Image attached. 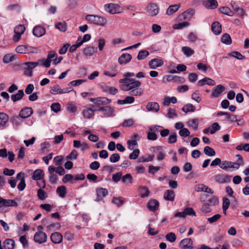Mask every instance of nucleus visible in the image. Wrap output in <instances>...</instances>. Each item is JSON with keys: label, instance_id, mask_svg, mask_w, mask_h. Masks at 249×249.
<instances>
[{"label": "nucleus", "instance_id": "nucleus-52", "mask_svg": "<svg viewBox=\"0 0 249 249\" xmlns=\"http://www.w3.org/2000/svg\"><path fill=\"white\" fill-rule=\"evenodd\" d=\"M62 180L64 183H67L69 181L73 183L74 176L71 174H66L63 177Z\"/></svg>", "mask_w": 249, "mask_h": 249}, {"label": "nucleus", "instance_id": "nucleus-35", "mask_svg": "<svg viewBox=\"0 0 249 249\" xmlns=\"http://www.w3.org/2000/svg\"><path fill=\"white\" fill-rule=\"evenodd\" d=\"M10 121L12 122L14 125H16L17 126L21 125V123L22 122L19 115L13 116L10 119Z\"/></svg>", "mask_w": 249, "mask_h": 249}, {"label": "nucleus", "instance_id": "nucleus-48", "mask_svg": "<svg viewBox=\"0 0 249 249\" xmlns=\"http://www.w3.org/2000/svg\"><path fill=\"white\" fill-rule=\"evenodd\" d=\"M207 203H210V206H215L217 205L218 203V199L216 196H212L207 200Z\"/></svg>", "mask_w": 249, "mask_h": 249}, {"label": "nucleus", "instance_id": "nucleus-3", "mask_svg": "<svg viewBox=\"0 0 249 249\" xmlns=\"http://www.w3.org/2000/svg\"><path fill=\"white\" fill-rule=\"evenodd\" d=\"M17 53H37L38 49L36 47L29 45H18L15 49Z\"/></svg>", "mask_w": 249, "mask_h": 249}, {"label": "nucleus", "instance_id": "nucleus-46", "mask_svg": "<svg viewBox=\"0 0 249 249\" xmlns=\"http://www.w3.org/2000/svg\"><path fill=\"white\" fill-rule=\"evenodd\" d=\"M181 50L186 56H190L194 53V51L188 47H183Z\"/></svg>", "mask_w": 249, "mask_h": 249}, {"label": "nucleus", "instance_id": "nucleus-10", "mask_svg": "<svg viewBox=\"0 0 249 249\" xmlns=\"http://www.w3.org/2000/svg\"><path fill=\"white\" fill-rule=\"evenodd\" d=\"M110 71H105L104 75L111 77H115L118 73V65L116 64H111L109 67Z\"/></svg>", "mask_w": 249, "mask_h": 249}, {"label": "nucleus", "instance_id": "nucleus-51", "mask_svg": "<svg viewBox=\"0 0 249 249\" xmlns=\"http://www.w3.org/2000/svg\"><path fill=\"white\" fill-rule=\"evenodd\" d=\"M149 54V53L147 51L141 50L138 53L137 58L138 60H141L146 58Z\"/></svg>", "mask_w": 249, "mask_h": 249}, {"label": "nucleus", "instance_id": "nucleus-22", "mask_svg": "<svg viewBox=\"0 0 249 249\" xmlns=\"http://www.w3.org/2000/svg\"><path fill=\"white\" fill-rule=\"evenodd\" d=\"M9 117L5 113H0V128H5L7 126Z\"/></svg>", "mask_w": 249, "mask_h": 249}, {"label": "nucleus", "instance_id": "nucleus-12", "mask_svg": "<svg viewBox=\"0 0 249 249\" xmlns=\"http://www.w3.org/2000/svg\"><path fill=\"white\" fill-rule=\"evenodd\" d=\"M33 112V109L32 107H25L20 111L19 115L21 119H25L31 116Z\"/></svg>", "mask_w": 249, "mask_h": 249}, {"label": "nucleus", "instance_id": "nucleus-43", "mask_svg": "<svg viewBox=\"0 0 249 249\" xmlns=\"http://www.w3.org/2000/svg\"><path fill=\"white\" fill-rule=\"evenodd\" d=\"M143 90L142 89L137 88L130 90L129 94L131 96H140L143 93Z\"/></svg>", "mask_w": 249, "mask_h": 249}, {"label": "nucleus", "instance_id": "nucleus-54", "mask_svg": "<svg viewBox=\"0 0 249 249\" xmlns=\"http://www.w3.org/2000/svg\"><path fill=\"white\" fill-rule=\"evenodd\" d=\"M37 197L40 200H44L47 197V193L42 189H39L37 193Z\"/></svg>", "mask_w": 249, "mask_h": 249}, {"label": "nucleus", "instance_id": "nucleus-40", "mask_svg": "<svg viewBox=\"0 0 249 249\" xmlns=\"http://www.w3.org/2000/svg\"><path fill=\"white\" fill-rule=\"evenodd\" d=\"M112 202L119 207L123 205L124 203V198L122 197H114L112 200Z\"/></svg>", "mask_w": 249, "mask_h": 249}, {"label": "nucleus", "instance_id": "nucleus-24", "mask_svg": "<svg viewBox=\"0 0 249 249\" xmlns=\"http://www.w3.org/2000/svg\"><path fill=\"white\" fill-rule=\"evenodd\" d=\"M211 29L213 33L215 35L220 34L222 32L221 25L218 21H215L213 23Z\"/></svg>", "mask_w": 249, "mask_h": 249}, {"label": "nucleus", "instance_id": "nucleus-6", "mask_svg": "<svg viewBox=\"0 0 249 249\" xmlns=\"http://www.w3.org/2000/svg\"><path fill=\"white\" fill-rule=\"evenodd\" d=\"M239 167L240 164L239 163L228 160L221 161V165H220V168L226 171H229L230 168L238 169Z\"/></svg>", "mask_w": 249, "mask_h": 249}, {"label": "nucleus", "instance_id": "nucleus-63", "mask_svg": "<svg viewBox=\"0 0 249 249\" xmlns=\"http://www.w3.org/2000/svg\"><path fill=\"white\" fill-rule=\"evenodd\" d=\"M230 55L239 60H243L245 57L240 53L237 51H233L230 53Z\"/></svg>", "mask_w": 249, "mask_h": 249}, {"label": "nucleus", "instance_id": "nucleus-28", "mask_svg": "<svg viewBox=\"0 0 249 249\" xmlns=\"http://www.w3.org/2000/svg\"><path fill=\"white\" fill-rule=\"evenodd\" d=\"M3 245L5 249H14L15 242L12 239H7L3 242Z\"/></svg>", "mask_w": 249, "mask_h": 249}, {"label": "nucleus", "instance_id": "nucleus-17", "mask_svg": "<svg viewBox=\"0 0 249 249\" xmlns=\"http://www.w3.org/2000/svg\"><path fill=\"white\" fill-rule=\"evenodd\" d=\"M147 207L149 211L154 212L159 209V202L156 199H150L147 203Z\"/></svg>", "mask_w": 249, "mask_h": 249}, {"label": "nucleus", "instance_id": "nucleus-60", "mask_svg": "<svg viewBox=\"0 0 249 249\" xmlns=\"http://www.w3.org/2000/svg\"><path fill=\"white\" fill-rule=\"evenodd\" d=\"M178 116L177 113L174 109L170 108L168 110L167 117L170 119L176 118Z\"/></svg>", "mask_w": 249, "mask_h": 249}, {"label": "nucleus", "instance_id": "nucleus-56", "mask_svg": "<svg viewBox=\"0 0 249 249\" xmlns=\"http://www.w3.org/2000/svg\"><path fill=\"white\" fill-rule=\"evenodd\" d=\"M25 30V27L23 25H18L16 26L14 29V33H18V35H22L24 33Z\"/></svg>", "mask_w": 249, "mask_h": 249}, {"label": "nucleus", "instance_id": "nucleus-29", "mask_svg": "<svg viewBox=\"0 0 249 249\" xmlns=\"http://www.w3.org/2000/svg\"><path fill=\"white\" fill-rule=\"evenodd\" d=\"M205 7L210 9H215L218 6L216 0H208L203 2Z\"/></svg>", "mask_w": 249, "mask_h": 249}, {"label": "nucleus", "instance_id": "nucleus-15", "mask_svg": "<svg viewBox=\"0 0 249 249\" xmlns=\"http://www.w3.org/2000/svg\"><path fill=\"white\" fill-rule=\"evenodd\" d=\"M146 108L148 111L157 112L160 110V106L157 102H150L146 105Z\"/></svg>", "mask_w": 249, "mask_h": 249}, {"label": "nucleus", "instance_id": "nucleus-21", "mask_svg": "<svg viewBox=\"0 0 249 249\" xmlns=\"http://www.w3.org/2000/svg\"><path fill=\"white\" fill-rule=\"evenodd\" d=\"M147 12L150 16H155L158 14L159 8L156 4L152 3L148 7Z\"/></svg>", "mask_w": 249, "mask_h": 249}, {"label": "nucleus", "instance_id": "nucleus-58", "mask_svg": "<svg viewBox=\"0 0 249 249\" xmlns=\"http://www.w3.org/2000/svg\"><path fill=\"white\" fill-rule=\"evenodd\" d=\"M61 89L60 88L59 86L58 85H55L50 90V93L54 95L61 94Z\"/></svg>", "mask_w": 249, "mask_h": 249}, {"label": "nucleus", "instance_id": "nucleus-20", "mask_svg": "<svg viewBox=\"0 0 249 249\" xmlns=\"http://www.w3.org/2000/svg\"><path fill=\"white\" fill-rule=\"evenodd\" d=\"M132 59L131 55L128 53H123L118 59V62L121 65L125 64L129 62Z\"/></svg>", "mask_w": 249, "mask_h": 249}, {"label": "nucleus", "instance_id": "nucleus-13", "mask_svg": "<svg viewBox=\"0 0 249 249\" xmlns=\"http://www.w3.org/2000/svg\"><path fill=\"white\" fill-rule=\"evenodd\" d=\"M225 89L224 86L222 85H218L215 86L212 89V96L215 98L218 97Z\"/></svg>", "mask_w": 249, "mask_h": 249}, {"label": "nucleus", "instance_id": "nucleus-11", "mask_svg": "<svg viewBox=\"0 0 249 249\" xmlns=\"http://www.w3.org/2000/svg\"><path fill=\"white\" fill-rule=\"evenodd\" d=\"M17 179L20 180V181L18 185V189L20 191H22L24 190L26 187L25 179L24 178V174L22 172H20L17 175Z\"/></svg>", "mask_w": 249, "mask_h": 249}, {"label": "nucleus", "instance_id": "nucleus-44", "mask_svg": "<svg viewBox=\"0 0 249 249\" xmlns=\"http://www.w3.org/2000/svg\"><path fill=\"white\" fill-rule=\"evenodd\" d=\"M198 191H203L206 193H208L211 194H213V190L210 188L209 187L205 186L203 184H201L199 185L198 187Z\"/></svg>", "mask_w": 249, "mask_h": 249}, {"label": "nucleus", "instance_id": "nucleus-37", "mask_svg": "<svg viewBox=\"0 0 249 249\" xmlns=\"http://www.w3.org/2000/svg\"><path fill=\"white\" fill-rule=\"evenodd\" d=\"M179 8V5L178 4L171 5L169 6L167 10L166 14L168 15H171L176 11H177Z\"/></svg>", "mask_w": 249, "mask_h": 249}, {"label": "nucleus", "instance_id": "nucleus-64", "mask_svg": "<svg viewBox=\"0 0 249 249\" xmlns=\"http://www.w3.org/2000/svg\"><path fill=\"white\" fill-rule=\"evenodd\" d=\"M55 26L57 29L61 32H65L67 29L66 23L65 22H57L55 23Z\"/></svg>", "mask_w": 249, "mask_h": 249}, {"label": "nucleus", "instance_id": "nucleus-50", "mask_svg": "<svg viewBox=\"0 0 249 249\" xmlns=\"http://www.w3.org/2000/svg\"><path fill=\"white\" fill-rule=\"evenodd\" d=\"M228 116V119H229V122H230L231 123H232L234 122H236L238 125H242V124H239V122L242 121V119L237 120V116L236 115L232 114H231L230 113H229V115Z\"/></svg>", "mask_w": 249, "mask_h": 249}, {"label": "nucleus", "instance_id": "nucleus-23", "mask_svg": "<svg viewBox=\"0 0 249 249\" xmlns=\"http://www.w3.org/2000/svg\"><path fill=\"white\" fill-rule=\"evenodd\" d=\"M51 240L54 244H59L62 241V235L58 232L52 233L50 237Z\"/></svg>", "mask_w": 249, "mask_h": 249}, {"label": "nucleus", "instance_id": "nucleus-25", "mask_svg": "<svg viewBox=\"0 0 249 249\" xmlns=\"http://www.w3.org/2000/svg\"><path fill=\"white\" fill-rule=\"evenodd\" d=\"M175 194L174 191L171 190H166L163 196L164 199L166 200L173 201L175 199Z\"/></svg>", "mask_w": 249, "mask_h": 249}, {"label": "nucleus", "instance_id": "nucleus-5", "mask_svg": "<svg viewBox=\"0 0 249 249\" xmlns=\"http://www.w3.org/2000/svg\"><path fill=\"white\" fill-rule=\"evenodd\" d=\"M214 181L219 184H225L231 182V176L224 174H217L213 176Z\"/></svg>", "mask_w": 249, "mask_h": 249}, {"label": "nucleus", "instance_id": "nucleus-62", "mask_svg": "<svg viewBox=\"0 0 249 249\" xmlns=\"http://www.w3.org/2000/svg\"><path fill=\"white\" fill-rule=\"evenodd\" d=\"M166 239L167 241L172 243L176 241V236L174 232H169L166 235Z\"/></svg>", "mask_w": 249, "mask_h": 249}, {"label": "nucleus", "instance_id": "nucleus-18", "mask_svg": "<svg viewBox=\"0 0 249 249\" xmlns=\"http://www.w3.org/2000/svg\"><path fill=\"white\" fill-rule=\"evenodd\" d=\"M45 29L40 25L36 26L34 27L33 30V35L37 37L43 36L44 35H45Z\"/></svg>", "mask_w": 249, "mask_h": 249}, {"label": "nucleus", "instance_id": "nucleus-53", "mask_svg": "<svg viewBox=\"0 0 249 249\" xmlns=\"http://www.w3.org/2000/svg\"><path fill=\"white\" fill-rule=\"evenodd\" d=\"M189 25V23L188 22L184 21L182 22L179 23L178 24H175L173 25V27L174 29L180 30L188 26Z\"/></svg>", "mask_w": 249, "mask_h": 249}, {"label": "nucleus", "instance_id": "nucleus-2", "mask_svg": "<svg viewBox=\"0 0 249 249\" xmlns=\"http://www.w3.org/2000/svg\"><path fill=\"white\" fill-rule=\"evenodd\" d=\"M85 19L91 24L102 27L105 26L107 24V19L99 15H88L86 16Z\"/></svg>", "mask_w": 249, "mask_h": 249}, {"label": "nucleus", "instance_id": "nucleus-19", "mask_svg": "<svg viewBox=\"0 0 249 249\" xmlns=\"http://www.w3.org/2000/svg\"><path fill=\"white\" fill-rule=\"evenodd\" d=\"M2 207H17L18 203L14 200L6 199L1 197L0 204Z\"/></svg>", "mask_w": 249, "mask_h": 249}, {"label": "nucleus", "instance_id": "nucleus-14", "mask_svg": "<svg viewBox=\"0 0 249 249\" xmlns=\"http://www.w3.org/2000/svg\"><path fill=\"white\" fill-rule=\"evenodd\" d=\"M149 66L151 69H155L163 65V61L161 59L154 58L149 62Z\"/></svg>", "mask_w": 249, "mask_h": 249}, {"label": "nucleus", "instance_id": "nucleus-42", "mask_svg": "<svg viewBox=\"0 0 249 249\" xmlns=\"http://www.w3.org/2000/svg\"><path fill=\"white\" fill-rule=\"evenodd\" d=\"M219 11L222 14L229 16H232L233 15V12L228 7H222L219 8Z\"/></svg>", "mask_w": 249, "mask_h": 249}, {"label": "nucleus", "instance_id": "nucleus-59", "mask_svg": "<svg viewBox=\"0 0 249 249\" xmlns=\"http://www.w3.org/2000/svg\"><path fill=\"white\" fill-rule=\"evenodd\" d=\"M78 157L77 151L73 149L71 151V153L66 157L67 160H76Z\"/></svg>", "mask_w": 249, "mask_h": 249}, {"label": "nucleus", "instance_id": "nucleus-36", "mask_svg": "<svg viewBox=\"0 0 249 249\" xmlns=\"http://www.w3.org/2000/svg\"><path fill=\"white\" fill-rule=\"evenodd\" d=\"M38 64V62H26L23 63L22 66L27 69L32 71V70L36 67Z\"/></svg>", "mask_w": 249, "mask_h": 249}, {"label": "nucleus", "instance_id": "nucleus-8", "mask_svg": "<svg viewBox=\"0 0 249 249\" xmlns=\"http://www.w3.org/2000/svg\"><path fill=\"white\" fill-rule=\"evenodd\" d=\"M47 235L42 231H38L36 232L34 236V240L36 243L39 244L44 243L46 242Z\"/></svg>", "mask_w": 249, "mask_h": 249}, {"label": "nucleus", "instance_id": "nucleus-32", "mask_svg": "<svg viewBox=\"0 0 249 249\" xmlns=\"http://www.w3.org/2000/svg\"><path fill=\"white\" fill-rule=\"evenodd\" d=\"M56 194L61 198H64L67 194L66 187L62 185L58 187L56 190Z\"/></svg>", "mask_w": 249, "mask_h": 249}, {"label": "nucleus", "instance_id": "nucleus-30", "mask_svg": "<svg viewBox=\"0 0 249 249\" xmlns=\"http://www.w3.org/2000/svg\"><path fill=\"white\" fill-rule=\"evenodd\" d=\"M205 84L213 86L214 85V81L208 77H205L198 81L197 85L199 86H203Z\"/></svg>", "mask_w": 249, "mask_h": 249}, {"label": "nucleus", "instance_id": "nucleus-61", "mask_svg": "<svg viewBox=\"0 0 249 249\" xmlns=\"http://www.w3.org/2000/svg\"><path fill=\"white\" fill-rule=\"evenodd\" d=\"M51 110L55 113H58L60 111L61 106L58 103H53L51 106Z\"/></svg>", "mask_w": 249, "mask_h": 249}, {"label": "nucleus", "instance_id": "nucleus-16", "mask_svg": "<svg viewBox=\"0 0 249 249\" xmlns=\"http://www.w3.org/2000/svg\"><path fill=\"white\" fill-rule=\"evenodd\" d=\"M97 198L96 201H99L103 199V198L107 196L108 194V191L106 188H100L96 189Z\"/></svg>", "mask_w": 249, "mask_h": 249}, {"label": "nucleus", "instance_id": "nucleus-34", "mask_svg": "<svg viewBox=\"0 0 249 249\" xmlns=\"http://www.w3.org/2000/svg\"><path fill=\"white\" fill-rule=\"evenodd\" d=\"M221 41L222 43L226 45H230L232 43V40L231 36L227 33H225L222 35L221 38Z\"/></svg>", "mask_w": 249, "mask_h": 249}, {"label": "nucleus", "instance_id": "nucleus-33", "mask_svg": "<svg viewBox=\"0 0 249 249\" xmlns=\"http://www.w3.org/2000/svg\"><path fill=\"white\" fill-rule=\"evenodd\" d=\"M180 245L183 249H187L193 245V241L191 238H185L180 242Z\"/></svg>", "mask_w": 249, "mask_h": 249}, {"label": "nucleus", "instance_id": "nucleus-47", "mask_svg": "<svg viewBox=\"0 0 249 249\" xmlns=\"http://www.w3.org/2000/svg\"><path fill=\"white\" fill-rule=\"evenodd\" d=\"M122 181L123 183H131L133 178L130 174H127L122 177Z\"/></svg>", "mask_w": 249, "mask_h": 249}, {"label": "nucleus", "instance_id": "nucleus-45", "mask_svg": "<svg viewBox=\"0 0 249 249\" xmlns=\"http://www.w3.org/2000/svg\"><path fill=\"white\" fill-rule=\"evenodd\" d=\"M195 13V11L193 9H189L185 11L183 13V15L184 16V19H190L193 15Z\"/></svg>", "mask_w": 249, "mask_h": 249}, {"label": "nucleus", "instance_id": "nucleus-4", "mask_svg": "<svg viewBox=\"0 0 249 249\" xmlns=\"http://www.w3.org/2000/svg\"><path fill=\"white\" fill-rule=\"evenodd\" d=\"M104 9L106 12L110 14L120 13L122 12V8L118 4L112 3L105 4Z\"/></svg>", "mask_w": 249, "mask_h": 249}, {"label": "nucleus", "instance_id": "nucleus-9", "mask_svg": "<svg viewBox=\"0 0 249 249\" xmlns=\"http://www.w3.org/2000/svg\"><path fill=\"white\" fill-rule=\"evenodd\" d=\"M97 110L103 111L104 117H111L114 116V110L112 107L109 106L100 107Z\"/></svg>", "mask_w": 249, "mask_h": 249}, {"label": "nucleus", "instance_id": "nucleus-55", "mask_svg": "<svg viewBox=\"0 0 249 249\" xmlns=\"http://www.w3.org/2000/svg\"><path fill=\"white\" fill-rule=\"evenodd\" d=\"M200 210L202 213H205L211 212L212 211V209L210 206V203H207L206 202L204 203L202 206Z\"/></svg>", "mask_w": 249, "mask_h": 249}, {"label": "nucleus", "instance_id": "nucleus-1", "mask_svg": "<svg viewBox=\"0 0 249 249\" xmlns=\"http://www.w3.org/2000/svg\"><path fill=\"white\" fill-rule=\"evenodd\" d=\"M120 88L124 91H129L135 88H139L142 83L140 81L131 78H124L119 80Z\"/></svg>", "mask_w": 249, "mask_h": 249}, {"label": "nucleus", "instance_id": "nucleus-39", "mask_svg": "<svg viewBox=\"0 0 249 249\" xmlns=\"http://www.w3.org/2000/svg\"><path fill=\"white\" fill-rule=\"evenodd\" d=\"M195 110V107L191 104H187L182 108V110L185 113L194 112Z\"/></svg>", "mask_w": 249, "mask_h": 249}, {"label": "nucleus", "instance_id": "nucleus-26", "mask_svg": "<svg viewBox=\"0 0 249 249\" xmlns=\"http://www.w3.org/2000/svg\"><path fill=\"white\" fill-rule=\"evenodd\" d=\"M97 111V109H93L90 108H86L82 111L84 117L86 119H89L94 115V111Z\"/></svg>", "mask_w": 249, "mask_h": 249}, {"label": "nucleus", "instance_id": "nucleus-38", "mask_svg": "<svg viewBox=\"0 0 249 249\" xmlns=\"http://www.w3.org/2000/svg\"><path fill=\"white\" fill-rule=\"evenodd\" d=\"M95 52V48L93 47H88L84 49L83 53L86 56H91Z\"/></svg>", "mask_w": 249, "mask_h": 249}, {"label": "nucleus", "instance_id": "nucleus-49", "mask_svg": "<svg viewBox=\"0 0 249 249\" xmlns=\"http://www.w3.org/2000/svg\"><path fill=\"white\" fill-rule=\"evenodd\" d=\"M188 125L196 130L198 128V120L197 119H191L188 122Z\"/></svg>", "mask_w": 249, "mask_h": 249}, {"label": "nucleus", "instance_id": "nucleus-7", "mask_svg": "<svg viewBox=\"0 0 249 249\" xmlns=\"http://www.w3.org/2000/svg\"><path fill=\"white\" fill-rule=\"evenodd\" d=\"M90 101L95 104H96L99 107H102V106L107 105L110 103L111 101L110 99L105 97H99L97 98H91Z\"/></svg>", "mask_w": 249, "mask_h": 249}, {"label": "nucleus", "instance_id": "nucleus-57", "mask_svg": "<svg viewBox=\"0 0 249 249\" xmlns=\"http://www.w3.org/2000/svg\"><path fill=\"white\" fill-rule=\"evenodd\" d=\"M15 55L10 54H7L5 55L3 57V62L4 63H9L13 61L14 59Z\"/></svg>", "mask_w": 249, "mask_h": 249}, {"label": "nucleus", "instance_id": "nucleus-41", "mask_svg": "<svg viewBox=\"0 0 249 249\" xmlns=\"http://www.w3.org/2000/svg\"><path fill=\"white\" fill-rule=\"evenodd\" d=\"M204 153L205 155L209 157L214 156L215 155L214 150L209 146H206L204 147Z\"/></svg>", "mask_w": 249, "mask_h": 249}, {"label": "nucleus", "instance_id": "nucleus-31", "mask_svg": "<svg viewBox=\"0 0 249 249\" xmlns=\"http://www.w3.org/2000/svg\"><path fill=\"white\" fill-rule=\"evenodd\" d=\"M24 95V93L23 90L22 89H20L18 90V92L17 94L12 95L11 98L13 102H16L21 100Z\"/></svg>", "mask_w": 249, "mask_h": 249}, {"label": "nucleus", "instance_id": "nucleus-27", "mask_svg": "<svg viewBox=\"0 0 249 249\" xmlns=\"http://www.w3.org/2000/svg\"><path fill=\"white\" fill-rule=\"evenodd\" d=\"M44 175L43 171L38 169L34 172L32 178L35 180H38L43 179Z\"/></svg>", "mask_w": 249, "mask_h": 249}]
</instances>
